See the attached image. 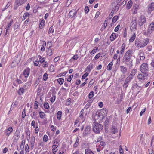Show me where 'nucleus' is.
Here are the masks:
<instances>
[{"label":"nucleus","instance_id":"1","mask_svg":"<svg viewBox=\"0 0 154 154\" xmlns=\"http://www.w3.org/2000/svg\"><path fill=\"white\" fill-rule=\"evenodd\" d=\"M132 55V51L130 50H128L125 54L122 59L123 63L128 65L130 68L133 66L132 60H130Z\"/></svg>","mask_w":154,"mask_h":154},{"label":"nucleus","instance_id":"2","mask_svg":"<svg viewBox=\"0 0 154 154\" xmlns=\"http://www.w3.org/2000/svg\"><path fill=\"white\" fill-rule=\"evenodd\" d=\"M103 126L101 124L95 122L93 125V130L96 133H99L103 128Z\"/></svg>","mask_w":154,"mask_h":154},{"label":"nucleus","instance_id":"3","mask_svg":"<svg viewBox=\"0 0 154 154\" xmlns=\"http://www.w3.org/2000/svg\"><path fill=\"white\" fill-rule=\"evenodd\" d=\"M140 70L141 72L145 74V75L147 76V72L149 70L148 67V64L146 63H144L142 64L140 67Z\"/></svg>","mask_w":154,"mask_h":154},{"label":"nucleus","instance_id":"4","mask_svg":"<svg viewBox=\"0 0 154 154\" xmlns=\"http://www.w3.org/2000/svg\"><path fill=\"white\" fill-rule=\"evenodd\" d=\"M105 116L102 113L97 112L94 116V119L95 122L100 123L102 122L103 119Z\"/></svg>","mask_w":154,"mask_h":154},{"label":"nucleus","instance_id":"5","mask_svg":"<svg viewBox=\"0 0 154 154\" xmlns=\"http://www.w3.org/2000/svg\"><path fill=\"white\" fill-rule=\"evenodd\" d=\"M137 18L132 19L130 25V29L132 32H134L137 29Z\"/></svg>","mask_w":154,"mask_h":154},{"label":"nucleus","instance_id":"6","mask_svg":"<svg viewBox=\"0 0 154 154\" xmlns=\"http://www.w3.org/2000/svg\"><path fill=\"white\" fill-rule=\"evenodd\" d=\"M146 18L143 15H141L140 17V19L138 21V24L140 26H141L146 22Z\"/></svg>","mask_w":154,"mask_h":154},{"label":"nucleus","instance_id":"7","mask_svg":"<svg viewBox=\"0 0 154 154\" xmlns=\"http://www.w3.org/2000/svg\"><path fill=\"white\" fill-rule=\"evenodd\" d=\"M91 129V127L89 126H86L83 132V136L85 137L89 134L90 133Z\"/></svg>","mask_w":154,"mask_h":154},{"label":"nucleus","instance_id":"8","mask_svg":"<svg viewBox=\"0 0 154 154\" xmlns=\"http://www.w3.org/2000/svg\"><path fill=\"white\" fill-rule=\"evenodd\" d=\"M20 129L17 128L16 131L14 134L16 137H15L14 139L17 140H18L20 137Z\"/></svg>","mask_w":154,"mask_h":154},{"label":"nucleus","instance_id":"9","mask_svg":"<svg viewBox=\"0 0 154 154\" xmlns=\"http://www.w3.org/2000/svg\"><path fill=\"white\" fill-rule=\"evenodd\" d=\"M77 11L75 10H71L69 13V15L71 17H75L77 14Z\"/></svg>","mask_w":154,"mask_h":154},{"label":"nucleus","instance_id":"10","mask_svg":"<svg viewBox=\"0 0 154 154\" xmlns=\"http://www.w3.org/2000/svg\"><path fill=\"white\" fill-rule=\"evenodd\" d=\"M135 45L136 46L140 48L146 46L143 43V41L140 42H137V41H135Z\"/></svg>","mask_w":154,"mask_h":154},{"label":"nucleus","instance_id":"11","mask_svg":"<svg viewBox=\"0 0 154 154\" xmlns=\"http://www.w3.org/2000/svg\"><path fill=\"white\" fill-rule=\"evenodd\" d=\"M30 69L27 68L24 70L23 72V75L26 78L28 77L29 74Z\"/></svg>","mask_w":154,"mask_h":154},{"label":"nucleus","instance_id":"12","mask_svg":"<svg viewBox=\"0 0 154 154\" xmlns=\"http://www.w3.org/2000/svg\"><path fill=\"white\" fill-rule=\"evenodd\" d=\"M13 130V129L12 127H10L7 129L6 130V131L8 132L7 133L6 132V135L9 136L12 132Z\"/></svg>","mask_w":154,"mask_h":154},{"label":"nucleus","instance_id":"13","mask_svg":"<svg viewBox=\"0 0 154 154\" xmlns=\"http://www.w3.org/2000/svg\"><path fill=\"white\" fill-rule=\"evenodd\" d=\"M50 93L51 94L52 96L55 95L56 93L55 91V89L54 87H52L51 88Z\"/></svg>","mask_w":154,"mask_h":154},{"label":"nucleus","instance_id":"14","mask_svg":"<svg viewBox=\"0 0 154 154\" xmlns=\"http://www.w3.org/2000/svg\"><path fill=\"white\" fill-rule=\"evenodd\" d=\"M22 5V4L20 3H19V2L16 0L15 2V5L13 8L14 9V10L17 9L18 8V7L19 6L21 5Z\"/></svg>","mask_w":154,"mask_h":154},{"label":"nucleus","instance_id":"15","mask_svg":"<svg viewBox=\"0 0 154 154\" xmlns=\"http://www.w3.org/2000/svg\"><path fill=\"white\" fill-rule=\"evenodd\" d=\"M154 10V3H152L150 5H149V11H151Z\"/></svg>","mask_w":154,"mask_h":154},{"label":"nucleus","instance_id":"16","mask_svg":"<svg viewBox=\"0 0 154 154\" xmlns=\"http://www.w3.org/2000/svg\"><path fill=\"white\" fill-rule=\"evenodd\" d=\"M120 69L121 71L123 74L125 73L127 70V69L125 67L123 66H120Z\"/></svg>","mask_w":154,"mask_h":154},{"label":"nucleus","instance_id":"17","mask_svg":"<svg viewBox=\"0 0 154 154\" xmlns=\"http://www.w3.org/2000/svg\"><path fill=\"white\" fill-rule=\"evenodd\" d=\"M116 34L115 33H112L110 36V40L111 41H113L116 38Z\"/></svg>","mask_w":154,"mask_h":154},{"label":"nucleus","instance_id":"18","mask_svg":"<svg viewBox=\"0 0 154 154\" xmlns=\"http://www.w3.org/2000/svg\"><path fill=\"white\" fill-rule=\"evenodd\" d=\"M125 44L123 43L121 47V50L120 51V54H122L124 51L125 48Z\"/></svg>","mask_w":154,"mask_h":154},{"label":"nucleus","instance_id":"19","mask_svg":"<svg viewBox=\"0 0 154 154\" xmlns=\"http://www.w3.org/2000/svg\"><path fill=\"white\" fill-rule=\"evenodd\" d=\"M57 82L60 85H61L63 83L64 79L63 78H60L57 79Z\"/></svg>","mask_w":154,"mask_h":154},{"label":"nucleus","instance_id":"20","mask_svg":"<svg viewBox=\"0 0 154 154\" xmlns=\"http://www.w3.org/2000/svg\"><path fill=\"white\" fill-rule=\"evenodd\" d=\"M140 6L137 4H134L133 5V8L134 10L138 11L140 9Z\"/></svg>","mask_w":154,"mask_h":154},{"label":"nucleus","instance_id":"21","mask_svg":"<svg viewBox=\"0 0 154 154\" xmlns=\"http://www.w3.org/2000/svg\"><path fill=\"white\" fill-rule=\"evenodd\" d=\"M144 75H145V74H139L138 75V79L140 81L144 79Z\"/></svg>","mask_w":154,"mask_h":154},{"label":"nucleus","instance_id":"22","mask_svg":"<svg viewBox=\"0 0 154 154\" xmlns=\"http://www.w3.org/2000/svg\"><path fill=\"white\" fill-rule=\"evenodd\" d=\"M132 2L131 1H129L127 4V8L128 9H129L131 7L132 5Z\"/></svg>","mask_w":154,"mask_h":154},{"label":"nucleus","instance_id":"23","mask_svg":"<svg viewBox=\"0 0 154 154\" xmlns=\"http://www.w3.org/2000/svg\"><path fill=\"white\" fill-rule=\"evenodd\" d=\"M62 112L60 111H58L57 114V118L58 119L60 120L61 119V116H62Z\"/></svg>","mask_w":154,"mask_h":154},{"label":"nucleus","instance_id":"24","mask_svg":"<svg viewBox=\"0 0 154 154\" xmlns=\"http://www.w3.org/2000/svg\"><path fill=\"white\" fill-rule=\"evenodd\" d=\"M110 122L109 117H106L105 121L104 122V125L106 126H107L109 123Z\"/></svg>","mask_w":154,"mask_h":154},{"label":"nucleus","instance_id":"25","mask_svg":"<svg viewBox=\"0 0 154 154\" xmlns=\"http://www.w3.org/2000/svg\"><path fill=\"white\" fill-rule=\"evenodd\" d=\"M85 154H94V153L91 149H87L85 150Z\"/></svg>","mask_w":154,"mask_h":154},{"label":"nucleus","instance_id":"26","mask_svg":"<svg viewBox=\"0 0 154 154\" xmlns=\"http://www.w3.org/2000/svg\"><path fill=\"white\" fill-rule=\"evenodd\" d=\"M25 90L23 88H20L18 91V93L20 95L23 94Z\"/></svg>","mask_w":154,"mask_h":154},{"label":"nucleus","instance_id":"27","mask_svg":"<svg viewBox=\"0 0 154 154\" xmlns=\"http://www.w3.org/2000/svg\"><path fill=\"white\" fill-rule=\"evenodd\" d=\"M45 22L44 20H42L39 24V27L40 28H42L44 26Z\"/></svg>","mask_w":154,"mask_h":154},{"label":"nucleus","instance_id":"28","mask_svg":"<svg viewBox=\"0 0 154 154\" xmlns=\"http://www.w3.org/2000/svg\"><path fill=\"white\" fill-rule=\"evenodd\" d=\"M79 138L78 137H77L76 142L73 145V147L75 148H76L78 146L79 143Z\"/></svg>","mask_w":154,"mask_h":154},{"label":"nucleus","instance_id":"29","mask_svg":"<svg viewBox=\"0 0 154 154\" xmlns=\"http://www.w3.org/2000/svg\"><path fill=\"white\" fill-rule=\"evenodd\" d=\"M107 111L106 108H103L100 111V112H99L102 113V114L103 113L104 114H103V115L104 116L107 114Z\"/></svg>","mask_w":154,"mask_h":154},{"label":"nucleus","instance_id":"30","mask_svg":"<svg viewBox=\"0 0 154 154\" xmlns=\"http://www.w3.org/2000/svg\"><path fill=\"white\" fill-rule=\"evenodd\" d=\"M148 29L154 30V23L152 22L148 27Z\"/></svg>","mask_w":154,"mask_h":154},{"label":"nucleus","instance_id":"31","mask_svg":"<svg viewBox=\"0 0 154 154\" xmlns=\"http://www.w3.org/2000/svg\"><path fill=\"white\" fill-rule=\"evenodd\" d=\"M93 68V65H89L86 68V70L88 72H90L91 70Z\"/></svg>","mask_w":154,"mask_h":154},{"label":"nucleus","instance_id":"32","mask_svg":"<svg viewBox=\"0 0 154 154\" xmlns=\"http://www.w3.org/2000/svg\"><path fill=\"white\" fill-rule=\"evenodd\" d=\"M136 38V34L134 33L132 36L129 39V42H132Z\"/></svg>","mask_w":154,"mask_h":154},{"label":"nucleus","instance_id":"33","mask_svg":"<svg viewBox=\"0 0 154 154\" xmlns=\"http://www.w3.org/2000/svg\"><path fill=\"white\" fill-rule=\"evenodd\" d=\"M136 72V70L135 69H134L131 71L130 75H129L132 78L134 75L135 74Z\"/></svg>","mask_w":154,"mask_h":154},{"label":"nucleus","instance_id":"34","mask_svg":"<svg viewBox=\"0 0 154 154\" xmlns=\"http://www.w3.org/2000/svg\"><path fill=\"white\" fill-rule=\"evenodd\" d=\"M113 63L112 62H110L108 65L107 69L108 70H110L112 69Z\"/></svg>","mask_w":154,"mask_h":154},{"label":"nucleus","instance_id":"35","mask_svg":"<svg viewBox=\"0 0 154 154\" xmlns=\"http://www.w3.org/2000/svg\"><path fill=\"white\" fill-rule=\"evenodd\" d=\"M35 137L34 136H33L31 138V143L32 146L31 147H33L34 146V144L35 143Z\"/></svg>","mask_w":154,"mask_h":154},{"label":"nucleus","instance_id":"36","mask_svg":"<svg viewBox=\"0 0 154 154\" xmlns=\"http://www.w3.org/2000/svg\"><path fill=\"white\" fill-rule=\"evenodd\" d=\"M118 130L117 128L115 126L112 127V132L113 134H116L118 132Z\"/></svg>","mask_w":154,"mask_h":154},{"label":"nucleus","instance_id":"37","mask_svg":"<svg viewBox=\"0 0 154 154\" xmlns=\"http://www.w3.org/2000/svg\"><path fill=\"white\" fill-rule=\"evenodd\" d=\"M98 49V48L97 47H95L90 52V54H91L92 55L95 53H96V51Z\"/></svg>","mask_w":154,"mask_h":154},{"label":"nucleus","instance_id":"38","mask_svg":"<svg viewBox=\"0 0 154 154\" xmlns=\"http://www.w3.org/2000/svg\"><path fill=\"white\" fill-rule=\"evenodd\" d=\"M46 44V42L45 41H43V45H42L41 48V50L42 51H44L45 50Z\"/></svg>","mask_w":154,"mask_h":154},{"label":"nucleus","instance_id":"39","mask_svg":"<svg viewBox=\"0 0 154 154\" xmlns=\"http://www.w3.org/2000/svg\"><path fill=\"white\" fill-rule=\"evenodd\" d=\"M143 43L146 46V45L147 44L149 43V39L148 38H146L145 39H144L143 41Z\"/></svg>","mask_w":154,"mask_h":154},{"label":"nucleus","instance_id":"40","mask_svg":"<svg viewBox=\"0 0 154 154\" xmlns=\"http://www.w3.org/2000/svg\"><path fill=\"white\" fill-rule=\"evenodd\" d=\"M20 24L18 22H16L14 25V29H16L19 27Z\"/></svg>","mask_w":154,"mask_h":154},{"label":"nucleus","instance_id":"41","mask_svg":"<svg viewBox=\"0 0 154 154\" xmlns=\"http://www.w3.org/2000/svg\"><path fill=\"white\" fill-rule=\"evenodd\" d=\"M67 73V71H65L63 73H61L59 74V75H57V77H60L62 76H63L65 75Z\"/></svg>","mask_w":154,"mask_h":154},{"label":"nucleus","instance_id":"42","mask_svg":"<svg viewBox=\"0 0 154 154\" xmlns=\"http://www.w3.org/2000/svg\"><path fill=\"white\" fill-rule=\"evenodd\" d=\"M118 16H115L112 19V21L113 23H115L117 20Z\"/></svg>","mask_w":154,"mask_h":154},{"label":"nucleus","instance_id":"43","mask_svg":"<svg viewBox=\"0 0 154 154\" xmlns=\"http://www.w3.org/2000/svg\"><path fill=\"white\" fill-rule=\"evenodd\" d=\"M132 78L131 76L129 75L126 78L125 81L128 83L131 80Z\"/></svg>","mask_w":154,"mask_h":154},{"label":"nucleus","instance_id":"44","mask_svg":"<svg viewBox=\"0 0 154 154\" xmlns=\"http://www.w3.org/2000/svg\"><path fill=\"white\" fill-rule=\"evenodd\" d=\"M48 77V74L47 73H45L43 75V79L44 80L46 81L47 80Z\"/></svg>","mask_w":154,"mask_h":154},{"label":"nucleus","instance_id":"45","mask_svg":"<svg viewBox=\"0 0 154 154\" xmlns=\"http://www.w3.org/2000/svg\"><path fill=\"white\" fill-rule=\"evenodd\" d=\"M58 146H56V145H53L52 146V150L53 151V153H54V154H55L57 149V150H56V149L57 148V147Z\"/></svg>","mask_w":154,"mask_h":154},{"label":"nucleus","instance_id":"46","mask_svg":"<svg viewBox=\"0 0 154 154\" xmlns=\"http://www.w3.org/2000/svg\"><path fill=\"white\" fill-rule=\"evenodd\" d=\"M106 21H107V19H106L105 20V21L104 23V24H103L104 26L101 29L102 31H103L107 26V23L106 22Z\"/></svg>","mask_w":154,"mask_h":154},{"label":"nucleus","instance_id":"47","mask_svg":"<svg viewBox=\"0 0 154 154\" xmlns=\"http://www.w3.org/2000/svg\"><path fill=\"white\" fill-rule=\"evenodd\" d=\"M138 55L140 57H143L144 56V53L143 51L140 50L138 53Z\"/></svg>","mask_w":154,"mask_h":154},{"label":"nucleus","instance_id":"48","mask_svg":"<svg viewBox=\"0 0 154 154\" xmlns=\"http://www.w3.org/2000/svg\"><path fill=\"white\" fill-rule=\"evenodd\" d=\"M39 114L40 118H45V115L44 114V113L43 112H40Z\"/></svg>","mask_w":154,"mask_h":154},{"label":"nucleus","instance_id":"49","mask_svg":"<svg viewBox=\"0 0 154 154\" xmlns=\"http://www.w3.org/2000/svg\"><path fill=\"white\" fill-rule=\"evenodd\" d=\"M94 96V92L93 91H91L89 94L88 97L90 99L91 98Z\"/></svg>","mask_w":154,"mask_h":154},{"label":"nucleus","instance_id":"50","mask_svg":"<svg viewBox=\"0 0 154 154\" xmlns=\"http://www.w3.org/2000/svg\"><path fill=\"white\" fill-rule=\"evenodd\" d=\"M95 81V80L94 79H91L90 82H89V84L88 86L89 87V86H91L94 83Z\"/></svg>","mask_w":154,"mask_h":154},{"label":"nucleus","instance_id":"51","mask_svg":"<svg viewBox=\"0 0 154 154\" xmlns=\"http://www.w3.org/2000/svg\"><path fill=\"white\" fill-rule=\"evenodd\" d=\"M85 14H87L89 11V7L88 6H86L85 8Z\"/></svg>","mask_w":154,"mask_h":154},{"label":"nucleus","instance_id":"52","mask_svg":"<svg viewBox=\"0 0 154 154\" xmlns=\"http://www.w3.org/2000/svg\"><path fill=\"white\" fill-rule=\"evenodd\" d=\"M48 140V136L46 135H45L43 138V141L44 142H47Z\"/></svg>","mask_w":154,"mask_h":154},{"label":"nucleus","instance_id":"53","mask_svg":"<svg viewBox=\"0 0 154 154\" xmlns=\"http://www.w3.org/2000/svg\"><path fill=\"white\" fill-rule=\"evenodd\" d=\"M29 15V14L28 13H25L23 18V20H24L26 18V17L27 16H28Z\"/></svg>","mask_w":154,"mask_h":154},{"label":"nucleus","instance_id":"54","mask_svg":"<svg viewBox=\"0 0 154 154\" xmlns=\"http://www.w3.org/2000/svg\"><path fill=\"white\" fill-rule=\"evenodd\" d=\"M56 98L55 95L52 96V97L51 98L50 101L52 103L54 102Z\"/></svg>","mask_w":154,"mask_h":154},{"label":"nucleus","instance_id":"55","mask_svg":"<svg viewBox=\"0 0 154 154\" xmlns=\"http://www.w3.org/2000/svg\"><path fill=\"white\" fill-rule=\"evenodd\" d=\"M38 103L37 101H35L34 106V108L35 109H36L38 108Z\"/></svg>","mask_w":154,"mask_h":154},{"label":"nucleus","instance_id":"56","mask_svg":"<svg viewBox=\"0 0 154 154\" xmlns=\"http://www.w3.org/2000/svg\"><path fill=\"white\" fill-rule=\"evenodd\" d=\"M143 35L146 36H147V37H150L151 36H150V35L149 34V33H148V31H144V32H143Z\"/></svg>","mask_w":154,"mask_h":154},{"label":"nucleus","instance_id":"57","mask_svg":"<svg viewBox=\"0 0 154 154\" xmlns=\"http://www.w3.org/2000/svg\"><path fill=\"white\" fill-rule=\"evenodd\" d=\"M54 70V67L53 65H51L50 67V69L49 70L50 71V72H53Z\"/></svg>","mask_w":154,"mask_h":154},{"label":"nucleus","instance_id":"58","mask_svg":"<svg viewBox=\"0 0 154 154\" xmlns=\"http://www.w3.org/2000/svg\"><path fill=\"white\" fill-rule=\"evenodd\" d=\"M25 151L26 152H28L29 151V148L28 144H26L25 146Z\"/></svg>","mask_w":154,"mask_h":154},{"label":"nucleus","instance_id":"59","mask_svg":"<svg viewBox=\"0 0 154 154\" xmlns=\"http://www.w3.org/2000/svg\"><path fill=\"white\" fill-rule=\"evenodd\" d=\"M26 116V111H25V109H24L23 110L22 112V117L23 118H24Z\"/></svg>","mask_w":154,"mask_h":154},{"label":"nucleus","instance_id":"60","mask_svg":"<svg viewBox=\"0 0 154 154\" xmlns=\"http://www.w3.org/2000/svg\"><path fill=\"white\" fill-rule=\"evenodd\" d=\"M119 150L120 154H124V152L123 151L122 148V146L121 145L119 146Z\"/></svg>","mask_w":154,"mask_h":154},{"label":"nucleus","instance_id":"61","mask_svg":"<svg viewBox=\"0 0 154 154\" xmlns=\"http://www.w3.org/2000/svg\"><path fill=\"white\" fill-rule=\"evenodd\" d=\"M89 73L87 72H86L82 76V79H85L87 76H88Z\"/></svg>","mask_w":154,"mask_h":154},{"label":"nucleus","instance_id":"62","mask_svg":"<svg viewBox=\"0 0 154 154\" xmlns=\"http://www.w3.org/2000/svg\"><path fill=\"white\" fill-rule=\"evenodd\" d=\"M13 22V20H11L10 22L7 25V26L6 27L8 28H9V27L11 26Z\"/></svg>","mask_w":154,"mask_h":154},{"label":"nucleus","instance_id":"63","mask_svg":"<svg viewBox=\"0 0 154 154\" xmlns=\"http://www.w3.org/2000/svg\"><path fill=\"white\" fill-rule=\"evenodd\" d=\"M73 77V75H70L69 76V78L67 79V81L68 82H70L71 81V79Z\"/></svg>","mask_w":154,"mask_h":154},{"label":"nucleus","instance_id":"64","mask_svg":"<svg viewBox=\"0 0 154 154\" xmlns=\"http://www.w3.org/2000/svg\"><path fill=\"white\" fill-rule=\"evenodd\" d=\"M101 54L100 53H98L95 57L94 59L96 60L98 59L100 56Z\"/></svg>","mask_w":154,"mask_h":154}]
</instances>
